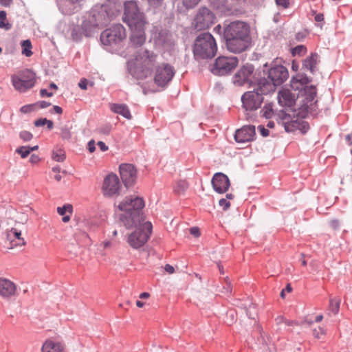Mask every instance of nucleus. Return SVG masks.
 <instances>
[{
  "label": "nucleus",
  "instance_id": "nucleus-1",
  "mask_svg": "<svg viewBox=\"0 0 352 352\" xmlns=\"http://www.w3.org/2000/svg\"><path fill=\"white\" fill-rule=\"evenodd\" d=\"M223 36L226 47L230 52L239 54L251 45L250 27L245 22H231L224 28Z\"/></svg>",
  "mask_w": 352,
  "mask_h": 352
},
{
  "label": "nucleus",
  "instance_id": "nucleus-2",
  "mask_svg": "<svg viewBox=\"0 0 352 352\" xmlns=\"http://www.w3.org/2000/svg\"><path fill=\"white\" fill-rule=\"evenodd\" d=\"M144 206V200L138 197L129 196L125 197L118 205L120 211V221L127 229L136 227L143 221L141 210Z\"/></svg>",
  "mask_w": 352,
  "mask_h": 352
},
{
  "label": "nucleus",
  "instance_id": "nucleus-3",
  "mask_svg": "<svg viewBox=\"0 0 352 352\" xmlns=\"http://www.w3.org/2000/svg\"><path fill=\"white\" fill-rule=\"evenodd\" d=\"M289 77L286 67L272 63L267 72L264 70V76L258 80V89L263 94H270L275 91L276 87L282 85Z\"/></svg>",
  "mask_w": 352,
  "mask_h": 352
},
{
  "label": "nucleus",
  "instance_id": "nucleus-4",
  "mask_svg": "<svg viewBox=\"0 0 352 352\" xmlns=\"http://www.w3.org/2000/svg\"><path fill=\"white\" fill-rule=\"evenodd\" d=\"M114 15V11L109 5H96L93 7L87 18L82 24L85 35L90 36L94 28L107 25Z\"/></svg>",
  "mask_w": 352,
  "mask_h": 352
},
{
  "label": "nucleus",
  "instance_id": "nucleus-5",
  "mask_svg": "<svg viewBox=\"0 0 352 352\" xmlns=\"http://www.w3.org/2000/svg\"><path fill=\"white\" fill-rule=\"evenodd\" d=\"M158 55L153 51L146 49H140L135 56V67L133 75L138 79H144L153 72L156 68Z\"/></svg>",
  "mask_w": 352,
  "mask_h": 352
},
{
  "label": "nucleus",
  "instance_id": "nucleus-6",
  "mask_svg": "<svg viewBox=\"0 0 352 352\" xmlns=\"http://www.w3.org/2000/svg\"><path fill=\"white\" fill-rule=\"evenodd\" d=\"M192 51L196 60L212 58L217 51L214 38L209 32L199 34L195 40Z\"/></svg>",
  "mask_w": 352,
  "mask_h": 352
},
{
  "label": "nucleus",
  "instance_id": "nucleus-7",
  "mask_svg": "<svg viewBox=\"0 0 352 352\" xmlns=\"http://www.w3.org/2000/svg\"><path fill=\"white\" fill-rule=\"evenodd\" d=\"M139 226L134 232L131 233L127 238V243L133 249L138 250L142 248L148 241L151 232L152 224L151 222H145L138 224Z\"/></svg>",
  "mask_w": 352,
  "mask_h": 352
},
{
  "label": "nucleus",
  "instance_id": "nucleus-8",
  "mask_svg": "<svg viewBox=\"0 0 352 352\" xmlns=\"http://www.w3.org/2000/svg\"><path fill=\"white\" fill-rule=\"evenodd\" d=\"M124 21L131 29L134 27H142L145 25L144 15L140 12L137 3L130 1L124 3Z\"/></svg>",
  "mask_w": 352,
  "mask_h": 352
},
{
  "label": "nucleus",
  "instance_id": "nucleus-9",
  "mask_svg": "<svg viewBox=\"0 0 352 352\" xmlns=\"http://www.w3.org/2000/svg\"><path fill=\"white\" fill-rule=\"evenodd\" d=\"M126 38L125 29L122 25L115 24L104 30L100 34V41L104 45H116Z\"/></svg>",
  "mask_w": 352,
  "mask_h": 352
},
{
  "label": "nucleus",
  "instance_id": "nucleus-10",
  "mask_svg": "<svg viewBox=\"0 0 352 352\" xmlns=\"http://www.w3.org/2000/svg\"><path fill=\"white\" fill-rule=\"evenodd\" d=\"M238 63L239 60L235 56H219L212 65L211 72L214 75L224 76L231 72Z\"/></svg>",
  "mask_w": 352,
  "mask_h": 352
},
{
  "label": "nucleus",
  "instance_id": "nucleus-11",
  "mask_svg": "<svg viewBox=\"0 0 352 352\" xmlns=\"http://www.w3.org/2000/svg\"><path fill=\"white\" fill-rule=\"evenodd\" d=\"M267 94H263L260 90L258 89V82L253 91L245 92L241 97V101L243 103V107L245 111H255L260 108L261 104L263 102V95Z\"/></svg>",
  "mask_w": 352,
  "mask_h": 352
},
{
  "label": "nucleus",
  "instance_id": "nucleus-12",
  "mask_svg": "<svg viewBox=\"0 0 352 352\" xmlns=\"http://www.w3.org/2000/svg\"><path fill=\"white\" fill-rule=\"evenodd\" d=\"M12 82L16 90L20 92H25L34 87L35 84V74L29 69L22 71L18 75L12 76Z\"/></svg>",
  "mask_w": 352,
  "mask_h": 352
},
{
  "label": "nucleus",
  "instance_id": "nucleus-13",
  "mask_svg": "<svg viewBox=\"0 0 352 352\" xmlns=\"http://www.w3.org/2000/svg\"><path fill=\"white\" fill-rule=\"evenodd\" d=\"M175 74V70L170 65L166 63L157 65L155 68L154 82L158 87H166Z\"/></svg>",
  "mask_w": 352,
  "mask_h": 352
},
{
  "label": "nucleus",
  "instance_id": "nucleus-14",
  "mask_svg": "<svg viewBox=\"0 0 352 352\" xmlns=\"http://www.w3.org/2000/svg\"><path fill=\"white\" fill-rule=\"evenodd\" d=\"M151 41L157 48L166 49L173 44L172 36L166 29L161 27H154L151 30Z\"/></svg>",
  "mask_w": 352,
  "mask_h": 352
},
{
  "label": "nucleus",
  "instance_id": "nucleus-15",
  "mask_svg": "<svg viewBox=\"0 0 352 352\" xmlns=\"http://www.w3.org/2000/svg\"><path fill=\"white\" fill-rule=\"evenodd\" d=\"M214 14L208 8L202 7L195 16L193 25L198 30L208 29L214 23Z\"/></svg>",
  "mask_w": 352,
  "mask_h": 352
},
{
  "label": "nucleus",
  "instance_id": "nucleus-16",
  "mask_svg": "<svg viewBox=\"0 0 352 352\" xmlns=\"http://www.w3.org/2000/svg\"><path fill=\"white\" fill-rule=\"evenodd\" d=\"M254 79V66L251 64H246L234 75L232 81L236 86H243L245 84L251 85Z\"/></svg>",
  "mask_w": 352,
  "mask_h": 352
},
{
  "label": "nucleus",
  "instance_id": "nucleus-17",
  "mask_svg": "<svg viewBox=\"0 0 352 352\" xmlns=\"http://www.w3.org/2000/svg\"><path fill=\"white\" fill-rule=\"evenodd\" d=\"M120 188V180L116 174L111 173L104 177L102 190L105 197H113L118 195Z\"/></svg>",
  "mask_w": 352,
  "mask_h": 352
},
{
  "label": "nucleus",
  "instance_id": "nucleus-18",
  "mask_svg": "<svg viewBox=\"0 0 352 352\" xmlns=\"http://www.w3.org/2000/svg\"><path fill=\"white\" fill-rule=\"evenodd\" d=\"M120 175L125 187L132 186L136 182L137 170L135 166L131 164H122L120 165Z\"/></svg>",
  "mask_w": 352,
  "mask_h": 352
},
{
  "label": "nucleus",
  "instance_id": "nucleus-19",
  "mask_svg": "<svg viewBox=\"0 0 352 352\" xmlns=\"http://www.w3.org/2000/svg\"><path fill=\"white\" fill-rule=\"evenodd\" d=\"M21 231L12 228L6 232V238L3 243L6 249L11 250L16 246H23L25 244V240L21 236Z\"/></svg>",
  "mask_w": 352,
  "mask_h": 352
},
{
  "label": "nucleus",
  "instance_id": "nucleus-20",
  "mask_svg": "<svg viewBox=\"0 0 352 352\" xmlns=\"http://www.w3.org/2000/svg\"><path fill=\"white\" fill-rule=\"evenodd\" d=\"M211 182L214 190L219 194L226 192L230 185L229 178L222 173H215Z\"/></svg>",
  "mask_w": 352,
  "mask_h": 352
},
{
  "label": "nucleus",
  "instance_id": "nucleus-21",
  "mask_svg": "<svg viewBox=\"0 0 352 352\" xmlns=\"http://www.w3.org/2000/svg\"><path fill=\"white\" fill-rule=\"evenodd\" d=\"M255 135L254 126L248 125L243 126L236 131L234 139L238 143H245L253 140Z\"/></svg>",
  "mask_w": 352,
  "mask_h": 352
},
{
  "label": "nucleus",
  "instance_id": "nucleus-22",
  "mask_svg": "<svg viewBox=\"0 0 352 352\" xmlns=\"http://www.w3.org/2000/svg\"><path fill=\"white\" fill-rule=\"evenodd\" d=\"M16 285L11 280L0 278V296L3 298H9L15 295Z\"/></svg>",
  "mask_w": 352,
  "mask_h": 352
},
{
  "label": "nucleus",
  "instance_id": "nucleus-23",
  "mask_svg": "<svg viewBox=\"0 0 352 352\" xmlns=\"http://www.w3.org/2000/svg\"><path fill=\"white\" fill-rule=\"evenodd\" d=\"M278 101L282 107H292L296 101V97L289 89H282L278 93Z\"/></svg>",
  "mask_w": 352,
  "mask_h": 352
},
{
  "label": "nucleus",
  "instance_id": "nucleus-24",
  "mask_svg": "<svg viewBox=\"0 0 352 352\" xmlns=\"http://www.w3.org/2000/svg\"><path fill=\"white\" fill-rule=\"evenodd\" d=\"M144 26L134 27L131 30V43L134 47L142 46L146 41Z\"/></svg>",
  "mask_w": 352,
  "mask_h": 352
},
{
  "label": "nucleus",
  "instance_id": "nucleus-25",
  "mask_svg": "<svg viewBox=\"0 0 352 352\" xmlns=\"http://www.w3.org/2000/svg\"><path fill=\"white\" fill-rule=\"evenodd\" d=\"M42 352H63L64 346L60 342L47 340L42 346Z\"/></svg>",
  "mask_w": 352,
  "mask_h": 352
},
{
  "label": "nucleus",
  "instance_id": "nucleus-26",
  "mask_svg": "<svg viewBox=\"0 0 352 352\" xmlns=\"http://www.w3.org/2000/svg\"><path fill=\"white\" fill-rule=\"evenodd\" d=\"M110 109L115 113L120 114L126 119H131V115L127 105L124 104H110Z\"/></svg>",
  "mask_w": 352,
  "mask_h": 352
},
{
  "label": "nucleus",
  "instance_id": "nucleus-27",
  "mask_svg": "<svg viewBox=\"0 0 352 352\" xmlns=\"http://www.w3.org/2000/svg\"><path fill=\"white\" fill-rule=\"evenodd\" d=\"M318 62L319 56L316 53H312L303 61L302 66L305 69L309 70L311 73H314Z\"/></svg>",
  "mask_w": 352,
  "mask_h": 352
},
{
  "label": "nucleus",
  "instance_id": "nucleus-28",
  "mask_svg": "<svg viewBox=\"0 0 352 352\" xmlns=\"http://www.w3.org/2000/svg\"><path fill=\"white\" fill-rule=\"evenodd\" d=\"M285 124V130L287 131L292 130V129H290V126H292L293 128H298L302 131V133H305L309 129V124L306 122H302L301 123H300L296 121H294L292 122L291 124H288L287 121H286Z\"/></svg>",
  "mask_w": 352,
  "mask_h": 352
},
{
  "label": "nucleus",
  "instance_id": "nucleus-29",
  "mask_svg": "<svg viewBox=\"0 0 352 352\" xmlns=\"http://www.w3.org/2000/svg\"><path fill=\"white\" fill-rule=\"evenodd\" d=\"M241 306L246 310V314L249 318L254 319L256 315L255 305L250 300H245Z\"/></svg>",
  "mask_w": 352,
  "mask_h": 352
},
{
  "label": "nucleus",
  "instance_id": "nucleus-30",
  "mask_svg": "<svg viewBox=\"0 0 352 352\" xmlns=\"http://www.w3.org/2000/svg\"><path fill=\"white\" fill-rule=\"evenodd\" d=\"M306 104L311 105L316 96V89L314 86L307 87L305 89Z\"/></svg>",
  "mask_w": 352,
  "mask_h": 352
},
{
  "label": "nucleus",
  "instance_id": "nucleus-31",
  "mask_svg": "<svg viewBox=\"0 0 352 352\" xmlns=\"http://www.w3.org/2000/svg\"><path fill=\"white\" fill-rule=\"evenodd\" d=\"M341 299L338 297L331 298L329 300V310L333 314L336 315L338 314L340 310V305Z\"/></svg>",
  "mask_w": 352,
  "mask_h": 352
},
{
  "label": "nucleus",
  "instance_id": "nucleus-32",
  "mask_svg": "<svg viewBox=\"0 0 352 352\" xmlns=\"http://www.w3.org/2000/svg\"><path fill=\"white\" fill-rule=\"evenodd\" d=\"M188 188V184L185 180H179L174 186V192L178 195L184 194Z\"/></svg>",
  "mask_w": 352,
  "mask_h": 352
},
{
  "label": "nucleus",
  "instance_id": "nucleus-33",
  "mask_svg": "<svg viewBox=\"0 0 352 352\" xmlns=\"http://www.w3.org/2000/svg\"><path fill=\"white\" fill-rule=\"evenodd\" d=\"M22 47V54L27 57H30L32 52L31 51L32 49V43L30 40L23 41L21 43Z\"/></svg>",
  "mask_w": 352,
  "mask_h": 352
},
{
  "label": "nucleus",
  "instance_id": "nucleus-34",
  "mask_svg": "<svg viewBox=\"0 0 352 352\" xmlns=\"http://www.w3.org/2000/svg\"><path fill=\"white\" fill-rule=\"evenodd\" d=\"M262 116L266 118H270L274 114L272 105L266 104L261 111Z\"/></svg>",
  "mask_w": 352,
  "mask_h": 352
},
{
  "label": "nucleus",
  "instance_id": "nucleus-35",
  "mask_svg": "<svg viewBox=\"0 0 352 352\" xmlns=\"http://www.w3.org/2000/svg\"><path fill=\"white\" fill-rule=\"evenodd\" d=\"M52 157L54 160L58 162H62L65 159V152L61 149L54 151L52 153Z\"/></svg>",
  "mask_w": 352,
  "mask_h": 352
},
{
  "label": "nucleus",
  "instance_id": "nucleus-36",
  "mask_svg": "<svg viewBox=\"0 0 352 352\" xmlns=\"http://www.w3.org/2000/svg\"><path fill=\"white\" fill-rule=\"evenodd\" d=\"M57 212L61 216H64L66 212L72 214L73 212V207L71 204H65L62 207H58Z\"/></svg>",
  "mask_w": 352,
  "mask_h": 352
},
{
  "label": "nucleus",
  "instance_id": "nucleus-37",
  "mask_svg": "<svg viewBox=\"0 0 352 352\" xmlns=\"http://www.w3.org/2000/svg\"><path fill=\"white\" fill-rule=\"evenodd\" d=\"M307 52V48L304 45H298L292 49V53L293 56H302Z\"/></svg>",
  "mask_w": 352,
  "mask_h": 352
},
{
  "label": "nucleus",
  "instance_id": "nucleus-38",
  "mask_svg": "<svg viewBox=\"0 0 352 352\" xmlns=\"http://www.w3.org/2000/svg\"><path fill=\"white\" fill-rule=\"evenodd\" d=\"M16 153L19 154L22 158L27 157L30 153L29 146H21L16 149Z\"/></svg>",
  "mask_w": 352,
  "mask_h": 352
},
{
  "label": "nucleus",
  "instance_id": "nucleus-39",
  "mask_svg": "<svg viewBox=\"0 0 352 352\" xmlns=\"http://www.w3.org/2000/svg\"><path fill=\"white\" fill-rule=\"evenodd\" d=\"M60 135L64 140H69L72 137L69 127L63 126L60 128Z\"/></svg>",
  "mask_w": 352,
  "mask_h": 352
},
{
  "label": "nucleus",
  "instance_id": "nucleus-40",
  "mask_svg": "<svg viewBox=\"0 0 352 352\" xmlns=\"http://www.w3.org/2000/svg\"><path fill=\"white\" fill-rule=\"evenodd\" d=\"M97 132L103 134V135H109L111 131V126L110 124H104L97 129Z\"/></svg>",
  "mask_w": 352,
  "mask_h": 352
},
{
  "label": "nucleus",
  "instance_id": "nucleus-41",
  "mask_svg": "<svg viewBox=\"0 0 352 352\" xmlns=\"http://www.w3.org/2000/svg\"><path fill=\"white\" fill-rule=\"evenodd\" d=\"M19 137L23 141L28 142V141H30L32 139L33 135H32V134L30 132H29L28 131H22L19 133Z\"/></svg>",
  "mask_w": 352,
  "mask_h": 352
},
{
  "label": "nucleus",
  "instance_id": "nucleus-42",
  "mask_svg": "<svg viewBox=\"0 0 352 352\" xmlns=\"http://www.w3.org/2000/svg\"><path fill=\"white\" fill-rule=\"evenodd\" d=\"M200 0H183V4L187 9L194 8Z\"/></svg>",
  "mask_w": 352,
  "mask_h": 352
},
{
  "label": "nucleus",
  "instance_id": "nucleus-43",
  "mask_svg": "<svg viewBox=\"0 0 352 352\" xmlns=\"http://www.w3.org/2000/svg\"><path fill=\"white\" fill-rule=\"evenodd\" d=\"M82 0H69V3L72 5L71 8H69L68 10H65V14H71L74 12V10L76 8V4L80 3Z\"/></svg>",
  "mask_w": 352,
  "mask_h": 352
},
{
  "label": "nucleus",
  "instance_id": "nucleus-44",
  "mask_svg": "<svg viewBox=\"0 0 352 352\" xmlns=\"http://www.w3.org/2000/svg\"><path fill=\"white\" fill-rule=\"evenodd\" d=\"M324 334H325V330L323 327H318L313 330V335L316 338H320V336Z\"/></svg>",
  "mask_w": 352,
  "mask_h": 352
},
{
  "label": "nucleus",
  "instance_id": "nucleus-45",
  "mask_svg": "<svg viewBox=\"0 0 352 352\" xmlns=\"http://www.w3.org/2000/svg\"><path fill=\"white\" fill-rule=\"evenodd\" d=\"M34 109L33 104H27L21 107L20 111L23 113H28L32 111Z\"/></svg>",
  "mask_w": 352,
  "mask_h": 352
},
{
  "label": "nucleus",
  "instance_id": "nucleus-46",
  "mask_svg": "<svg viewBox=\"0 0 352 352\" xmlns=\"http://www.w3.org/2000/svg\"><path fill=\"white\" fill-rule=\"evenodd\" d=\"M219 204L223 210H227L230 206V202L226 199H221L219 201Z\"/></svg>",
  "mask_w": 352,
  "mask_h": 352
},
{
  "label": "nucleus",
  "instance_id": "nucleus-47",
  "mask_svg": "<svg viewBox=\"0 0 352 352\" xmlns=\"http://www.w3.org/2000/svg\"><path fill=\"white\" fill-rule=\"evenodd\" d=\"M258 129L263 137H267L269 135V130L265 129L263 126L259 125L258 126Z\"/></svg>",
  "mask_w": 352,
  "mask_h": 352
},
{
  "label": "nucleus",
  "instance_id": "nucleus-48",
  "mask_svg": "<svg viewBox=\"0 0 352 352\" xmlns=\"http://www.w3.org/2000/svg\"><path fill=\"white\" fill-rule=\"evenodd\" d=\"M47 122V119L41 118V119L36 120L34 122V125L36 126H44L45 124V122Z\"/></svg>",
  "mask_w": 352,
  "mask_h": 352
},
{
  "label": "nucleus",
  "instance_id": "nucleus-49",
  "mask_svg": "<svg viewBox=\"0 0 352 352\" xmlns=\"http://www.w3.org/2000/svg\"><path fill=\"white\" fill-rule=\"evenodd\" d=\"M88 81L87 79H81L78 83V86L80 89L86 90L87 89Z\"/></svg>",
  "mask_w": 352,
  "mask_h": 352
},
{
  "label": "nucleus",
  "instance_id": "nucleus-50",
  "mask_svg": "<svg viewBox=\"0 0 352 352\" xmlns=\"http://www.w3.org/2000/svg\"><path fill=\"white\" fill-rule=\"evenodd\" d=\"M11 27V24L8 22H6V21H0V28H4L5 30H8Z\"/></svg>",
  "mask_w": 352,
  "mask_h": 352
},
{
  "label": "nucleus",
  "instance_id": "nucleus-51",
  "mask_svg": "<svg viewBox=\"0 0 352 352\" xmlns=\"http://www.w3.org/2000/svg\"><path fill=\"white\" fill-rule=\"evenodd\" d=\"M190 233L192 235H193V236H196V237H197V236H199L200 235L199 230V228H197V227H192V228H191L190 229Z\"/></svg>",
  "mask_w": 352,
  "mask_h": 352
},
{
  "label": "nucleus",
  "instance_id": "nucleus-52",
  "mask_svg": "<svg viewBox=\"0 0 352 352\" xmlns=\"http://www.w3.org/2000/svg\"><path fill=\"white\" fill-rule=\"evenodd\" d=\"M88 150L90 153H93L96 150V146H95V142L94 140H90L89 142H88Z\"/></svg>",
  "mask_w": 352,
  "mask_h": 352
},
{
  "label": "nucleus",
  "instance_id": "nucleus-53",
  "mask_svg": "<svg viewBox=\"0 0 352 352\" xmlns=\"http://www.w3.org/2000/svg\"><path fill=\"white\" fill-rule=\"evenodd\" d=\"M40 94L42 97L47 96V97H52L54 94L52 92H49L47 90L42 89L40 91Z\"/></svg>",
  "mask_w": 352,
  "mask_h": 352
},
{
  "label": "nucleus",
  "instance_id": "nucleus-54",
  "mask_svg": "<svg viewBox=\"0 0 352 352\" xmlns=\"http://www.w3.org/2000/svg\"><path fill=\"white\" fill-rule=\"evenodd\" d=\"M329 223L331 227L335 230L339 228L340 227V222L337 219L331 220Z\"/></svg>",
  "mask_w": 352,
  "mask_h": 352
},
{
  "label": "nucleus",
  "instance_id": "nucleus-55",
  "mask_svg": "<svg viewBox=\"0 0 352 352\" xmlns=\"http://www.w3.org/2000/svg\"><path fill=\"white\" fill-rule=\"evenodd\" d=\"M297 78H298L296 79V80L298 82H300L302 85L307 84L309 81L308 78L306 76H305V77L298 76Z\"/></svg>",
  "mask_w": 352,
  "mask_h": 352
},
{
  "label": "nucleus",
  "instance_id": "nucleus-56",
  "mask_svg": "<svg viewBox=\"0 0 352 352\" xmlns=\"http://www.w3.org/2000/svg\"><path fill=\"white\" fill-rule=\"evenodd\" d=\"M97 144L102 151H106L108 150V146L105 144L104 142L99 141Z\"/></svg>",
  "mask_w": 352,
  "mask_h": 352
},
{
  "label": "nucleus",
  "instance_id": "nucleus-57",
  "mask_svg": "<svg viewBox=\"0 0 352 352\" xmlns=\"http://www.w3.org/2000/svg\"><path fill=\"white\" fill-rule=\"evenodd\" d=\"M278 6H281L283 8H287L288 6V0H275Z\"/></svg>",
  "mask_w": 352,
  "mask_h": 352
},
{
  "label": "nucleus",
  "instance_id": "nucleus-58",
  "mask_svg": "<svg viewBox=\"0 0 352 352\" xmlns=\"http://www.w3.org/2000/svg\"><path fill=\"white\" fill-rule=\"evenodd\" d=\"M292 288L289 284H288L285 289H283L280 292V297L284 298H285V291H287V292H292Z\"/></svg>",
  "mask_w": 352,
  "mask_h": 352
},
{
  "label": "nucleus",
  "instance_id": "nucleus-59",
  "mask_svg": "<svg viewBox=\"0 0 352 352\" xmlns=\"http://www.w3.org/2000/svg\"><path fill=\"white\" fill-rule=\"evenodd\" d=\"M38 104L40 107V108L45 109L50 107L51 105V103L46 101H40L38 102Z\"/></svg>",
  "mask_w": 352,
  "mask_h": 352
},
{
  "label": "nucleus",
  "instance_id": "nucleus-60",
  "mask_svg": "<svg viewBox=\"0 0 352 352\" xmlns=\"http://www.w3.org/2000/svg\"><path fill=\"white\" fill-rule=\"evenodd\" d=\"M164 270L166 272H167L168 274H173L174 272H175V269L174 267L169 265V264H166L164 267Z\"/></svg>",
  "mask_w": 352,
  "mask_h": 352
},
{
  "label": "nucleus",
  "instance_id": "nucleus-61",
  "mask_svg": "<svg viewBox=\"0 0 352 352\" xmlns=\"http://www.w3.org/2000/svg\"><path fill=\"white\" fill-rule=\"evenodd\" d=\"M39 160L40 159L38 155L33 154L31 155V157L30 158V162L32 164H34V163L38 162L39 161Z\"/></svg>",
  "mask_w": 352,
  "mask_h": 352
},
{
  "label": "nucleus",
  "instance_id": "nucleus-62",
  "mask_svg": "<svg viewBox=\"0 0 352 352\" xmlns=\"http://www.w3.org/2000/svg\"><path fill=\"white\" fill-rule=\"evenodd\" d=\"M163 0H148V3L153 6L160 5Z\"/></svg>",
  "mask_w": 352,
  "mask_h": 352
},
{
  "label": "nucleus",
  "instance_id": "nucleus-63",
  "mask_svg": "<svg viewBox=\"0 0 352 352\" xmlns=\"http://www.w3.org/2000/svg\"><path fill=\"white\" fill-rule=\"evenodd\" d=\"M53 110L56 113L61 114L63 113V109L60 107L54 105L53 107Z\"/></svg>",
  "mask_w": 352,
  "mask_h": 352
},
{
  "label": "nucleus",
  "instance_id": "nucleus-64",
  "mask_svg": "<svg viewBox=\"0 0 352 352\" xmlns=\"http://www.w3.org/2000/svg\"><path fill=\"white\" fill-rule=\"evenodd\" d=\"M346 140L348 142L349 145L352 144V132L346 136Z\"/></svg>",
  "mask_w": 352,
  "mask_h": 352
}]
</instances>
